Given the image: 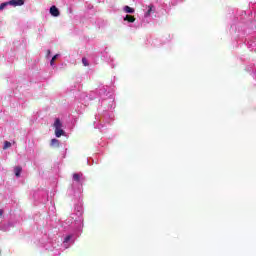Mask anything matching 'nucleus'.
<instances>
[{"instance_id":"obj_1","label":"nucleus","mask_w":256,"mask_h":256,"mask_svg":"<svg viewBox=\"0 0 256 256\" xmlns=\"http://www.w3.org/2000/svg\"><path fill=\"white\" fill-rule=\"evenodd\" d=\"M8 3L13 7H21V5H25V0H10Z\"/></svg>"},{"instance_id":"obj_2","label":"nucleus","mask_w":256,"mask_h":256,"mask_svg":"<svg viewBox=\"0 0 256 256\" xmlns=\"http://www.w3.org/2000/svg\"><path fill=\"white\" fill-rule=\"evenodd\" d=\"M50 14H51L53 17H59V15H60L59 9L56 8V6H51V8H50Z\"/></svg>"},{"instance_id":"obj_3","label":"nucleus","mask_w":256,"mask_h":256,"mask_svg":"<svg viewBox=\"0 0 256 256\" xmlns=\"http://www.w3.org/2000/svg\"><path fill=\"white\" fill-rule=\"evenodd\" d=\"M21 171H23V168L21 166H16L14 168V173H15L16 177H21Z\"/></svg>"},{"instance_id":"obj_4","label":"nucleus","mask_w":256,"mask_h":256,"mask_svg":"<svg viewBox=\"0 0 256 256\" xmlns=\"http://www.w3.org/2000/svg\"><path fill=\"white\" fill-rule=\"evenodd\" d=\"M124 21H128V23H135V16L126 15L124 17Z\"/></svg>"},{"instance_id":"obj_5","label":"nucleus","mask_w":256,"mask_h":256,"mask_svg":"<svg viewBox=\"0 0 256 256\" xmlns=\"http://www.w3.org/2000/svg\"><path fill=\"white\" fill-rule=\"evenodd\" d=\"M81 177H83V174L74 173L73 174V181H76V183H79V181H81Z\"/></svg>"},{"instance_id":"obj_6","label":"nucleus","mask_w":256,"mask_h":256,"mask_svg":"<svg viewBox=\"0 0 256 256\" xmlns=\"http://www.w3.org/2000/svg\"><path fill=\"white\" fill-rule=\"evenodd\" d=\"M54 127L55 129H61V127H63V124L61 123V120L59 118L55 120Z\"/></svg>"},{"instance_id":"obj_7","label":"nucleus","mask_w":256,"mask_h":256,"mask_svg":"<svg viewBox=\"0 0 256 256\" xmlns=\"http://www.w3.org/2000/svg\"><path fill=\"white\" fill-rule=\"evenodd\" d=\"M64 133H65V131H63V129H61V128L55 129L56 137H61L62 135H64Z\"/></svg>"},{"instance_id":"obj_8","label":"nucleus","mask_w":256,"mask_h":256,"mask_svg":"<svg viewBox=\"0 0 256 256\" xmlns=\"http://www.w3.org/2000/svg\"><path fill=\"white\" fill-rule=\"evenodd\" d=\"M51 147H59V140L58 139H52L50 142Z\"/></svg>"},{"instance_id":"obj_9","label":"nucleus","mask_w":256,"mask_h":256,"mask_svg":"<svg viewBox=\"0 0 256 256\" xmlns=\"http://www.w3.org/2000/svg\"><path fill=\"white\" fill-rule=\"evenodd\" d=\"M124 11H125V13H135V9L131 8L129 6H125Z\"/></svg>"},{"instance_id":"obj_10","label":"nucleus","mask_w":256,"mask_h":256,"mask_svg":"<svg viewBox=\"0 0 256 256\" xmlns=\"http://www.w3.org/2000/svg\"><path fill=\"white\" fill-rule=\"evenodd\" d=\"M9 4V2H4L2 4H0V11H3V9H5Z\"/></svg>"},{"instance_id":"obj_11","label":"nucleus","mask_w":256,"mask_h":256,"mask_svg":"<svg viewBox=\"0 0 256 256\" xmlns=\"http://www.w3.org/2000/svg\"><path fill=\"white\" fill-rule=\"evenodd\" d=\"M57 57H59V54H56L52 57L51 61H50V65L53 67L55 60L57 59Z\"/></svg>"},{"instance_id":"obj_12","label":"nucleus","mask_w":256,"mask_h":256,"mask_svg":"<svg viewBox=\"0 0 256 256\" xmlns=\"http://www.w3.org/2000/svg\"><path fill=\"white\" fill-rule=\"evenodd\" d=\"M82 63L84 65V67H89V62L87 61V58H82Z\"/></svg>"},{"instance_id":"obj_13","label":"nucleus","mask_w":256,"mask_h":256,"mask_svg":"<svg viewBox=\"0 0 256 256\" xmlns=\"http://www.w3.org/2000/svg\"><path fill=\"white\" fill-rule=\"evenodd\" d=\"M9 147H11V142L5 141L3 149H9Z\"/></svg>"},{"instance_id":"obj_14","label":"nucleus","mask_w":256,"mask_h":256,"mask_svg":"<svg viewBox=\"0 0 256 256\" xmlns=\"http://www.w3.org/2000/svg\"><path fill=\"white\" fill-rule=\"evenodd\" d=\"M69 241H71V235L65 237L64 243H69Z\"/></svg>"},{"instance_id":"obj_15","label":"nucleus","mask_w":256,"mask_h":256,"mask_svg":"<svg viewBox=\"0 0 256 256\" xmlns=\"http://www.w3.org/2000/svg\"><path fill=\"white\" fill-rule=\"evenodd\" d=\"M151 11H153V6H149V9L147 11V15H151Z\"/></svg>"},{"instance_id":"obj_16","label":"nucleus","mask_w":256,"mask_h":256,"mask_svg":"<svg viewBox=\"0 0 256 256\" xmlns=\"http://www.w3.org/2000/svg\"><path fill=\"white\" fill-rule=\"evenodd\" d=\"M1 215H3V210H0V217H1Z\"/></svg>"},{"instance_id":"obj_17","label":"nucleus","mask_w":256,"mask_h":256,"mask_svg":"<svg viewBox=\"0 0 256 256\" xmlns=\"http://www.w3.org/2000/svg\"><path fill=\"white\" fill-rule=\"evenodd\" d=\"M47 53H48V55L51 54V50H48Z\"/></svg>"}]
</instances>
